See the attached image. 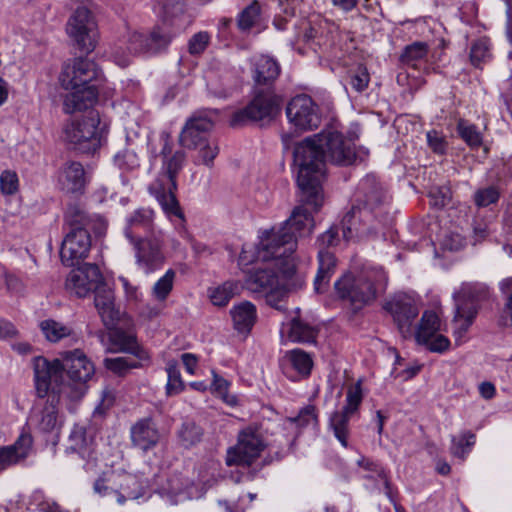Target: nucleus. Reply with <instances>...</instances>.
<instances>
[{
	"label": "nucleus",
	"instance_id": "nucleus-34",
	"mask_svg": "<svg viewBox=\"0 0 512 512\" xmlns=\"http://www.w3.org/2000/svg\"><path fill=\"white\" fill-rule=\"evenodd\" d=\"M477 314L478 309L476 306L470 305L466 307L464 304H457L452 321L453 336L457 345L463 342V338L473 324Z\"/></svg>",
	"mask_w": 512,
	"mask_h": 512
},
{
	"label": "nucleus",
	"instance_id": "nucleus-39",
	"mask_svg": "<svg viewBox=\"0 0 512 512\" xmlns=\"http://www.w3.org/2000/svg\"><path fill=\"white\" fill-rule=\"evenodd\" d=\"M64 221L69 231L87 230L92 227V218L78 205L68 206Z\"/></svg>",
	"mask_w": 512,
	"mask_h": 512
},
{
	"label": "nucleus",
	"instance_id": "nucleus-41",
	"mask_svg": "<svg viewBox=\"0 0 512 512\" xmlns=\"http://www.w3.org/2000/svg\"><path fill=\"white\" fill-rule=\"evenodd\" d=\"M352 414L345 411L334 412L329 421V426L333 430L334 436L342 444L343 447L348 446L349 437V421Z\"/></svg>",
	"mask_w": 512,
	"mask_h": 512
},
{
	"label": "nucleus",
	"instance_id": "nucleus-17",
	"mask_svg": "<svg viewBox=\"0 0 512 512\" xmlns=\"http://www.w3.org/2000/svg\"><path fill=\"white\" fill-rule=\"evenodd\" d=\"M384 308L393 317L402 337H411L413 322L419 315V308L415 300L406 294H397L386 302Z\"/></svg>",
	"mask_w": 512,
	"mask_h": 512
},
{
	"label": "nucleus",
	"instance_id": "nucleus-22",
	"mask_svg": "<svg viewBox=\"0 0 512 512\" xmlns=\"http://www.w3.org/2000/svg\"><path fill=\"white\" fill-rule=\"evenodd\" d=\"M115 484L119 488L117 503L120 505L144 497L150 487L148 479L143 474L127 472H116Z\"/></svg>",
	"mask_w": 512,
	"mask_h": 512
},
{
	"label": "nucleus",
	"instance_id": "nucleus-60",
	"mask_svg": "<svg viewBox=\"0 0 512 512\" xmlns=\"http://www.w3.org/2000/svg\"><path fill=\"white\" fill-rule=\"evenodd\" d=\"M19 189V179L15 171L4 170L0 175V191L3 195H14Z\"/></svg>",
	"mask_w": 512,
	"mask_h": 512
},
{
	"label": "nucleus",
	"instance_id": "nucleus-20",
	"mask_svg": "<svg viewBox=\"0 0 512 512\" xmlns=\"http://www.w3.org/2000/svg\"><path fill=\"white\" fill-rule=\"evenodd\" d=\"M91 247V237L89 231H67L62 241L60 249V258L64 265L75 266L81 260L85 259Z\"/></svg>",
	"mask_w": 512,
	"mask_h": 512
},
{
	"label": "nucleus",
	"instance_id": "nucleus-33",
	"mask_svg": "<svg viewBox=\"0 0 512 512\" xmlns=\"http://www.w3.org/2000/svg\"><path fill=\"white\" fill-rule=\"evenodd\" d=\"M233 326L240 333L248 334L257 320V310L253 303L243 301L230 311Z\"/></svg>",
	"mask_w": 512,
	"mask_h": 512
},
{
	"label": "nucleus",
	"instance_id": "nucleus-9",
	"mask_svg": "<svg viewBox=\"0 0 512 512\" xmlns=\"http://www.w3.org/2000/svg\"><path fill=\"white\" fill-rule=\"evenodd\" d=\"M66 31L81 51L90 53L95 49L97 24L93 14L86 7H78L74 11L67 22Z\"/></svg>",
	"mask_w": 512,
	"mask_h": 512
},
{
	"label": "nucleus",
	"instance_id": "nucleus-53",
	"mask_svg": "<svg viewBox=\"0 0 512 512\" xmlns=\"http://www.w3.org/2000/svg\"><path fill=\"white\" fill-rule=\"evenodd\" d=\"M475 438V434L470 431L462 433L459 437L453 436L451 453L458 458H464L469 449L475 444Z\"/></svg>",
	"mask_w": 512,
	"mask_h": 512
},
{
	"label": "nucleus",
	"instance_id": "nucleus-18",
	"mask_svg": "<svg viewBox=\"0 0 512 512\" xmlns=\"http://www.w3.org/2000/svg\"><path fill=\"white\" fill-rule=\"evenodd\" d=\"M102 274L96 264L86 263L73 269L65 281L66 291L78 298L86 297L102 280Z\"/></svg>",
	"mask_w": 512,
	"mask_h": 512
},
{
	"label": "nucleus",
	"instance_id": "nucleus-42",
	"mask_svg": "<svg viewBox=\"0 0 512 512\" xmlns=\"http://www.w3.org/2000/svg\"><path fill=\"white\" fill-rule=\"evenodd\" d=\"M285 359L300 376L308 377L310 375L313 361L307 352L301 349H293L286 353Z\"/></svg>",
	"mask_w": 512,
	"mask_h": 512
},
{
	"label": "nucleus",
	"instance_id": "nucleus-16",
	"mask_svg": "<svg viewBox=\"0 0 512 512\" xmlns=\"http://www.w3.org/2000/svg\"><path fill=\"white\" fill-rule=\"evenodd\" d=\"M440 319L434 311H425L414 333L418 344L425 346L430 352L443 353L450 347V340L439 334Z\"/></svg>",
	"mask_w": 512,
	"mask_h": 512
},
{
	"label": "nucleus",
	"instance_id": "nucleus-15",
	"mask_svg": "<svg viewBox=\"0 0 512 512\" xmlns=\"http://www.w3.org/2000/svg\"><path fill=\"white\" fill-rule=\"evenodd\" d=\"M59 403V391L54 389L50 394L38 397L35 401L30 420L39 431L50 433L61 426V420L58 414Z\"/></svg>",
	"mask_w": 512,
	"mask_h": 512
},
{
	"label": "nucleus",
	"instance_id": "nucleus-25",
	"mask_svg": "<svg viewBox=\"0 0 512 512\" xmlns=\"http://www.w3.org/2000/svg\"><path fill=\"white\" fill-rule=\"evenodd\" d=\"M94 293V305L104 326L106 328L116 326L120 319V312L115 307L114 291L102 278L101 282L96 286Z\"/></svg>",
	"mask_w": 512,
	"mask_h": 512
},
{
	"label": "nucleus",
	"instance_id": "nucleus-54",
	"mask_svg": "<svg viewBox=\"0 0 512 512\" xmlns=\"http://www.w3.org/2000/svg\"><path fill=\"white\" fill-rule=\"evenodd\" d=\"M500 198V191L497 186L491 185L475 191L473 200L477 207H487L496 203Z\"/></svg>",
	"mask_w": 512,
	"mask_h": 512
},
{
	"label": "nucleus",
	"instance_id": "nucleus-10",
	"mask_svg": "<svg viewBox=\"0 0 512 512\" xmlns=\"http://www.w3.org/2000/svg\"><path fill=\"white\" fill-rule=\"evenodd\" d=\"M266 446L260 430L256 427H247L239 433L236 446L228 450L226 464L250 466L259 458Z\"/></svg>",
	"mask_w": 512,
	"mask_h": 512
},
{
	"label": "nucleus",
	"instance_id": "nucleus-32",
	"mask_svg": "<svg viewBox=\"0 0 512 512\" xmlns=\"http://www.w3.org/2000/svg\"><path fill=\"white\" fill-rule=\"evenodd\" d=\"M245 286L252 293L264 295L280 286L279 275L272 268H259L247 275Z\"/></svg>",
	"mask_w": 512,
	"mask_h": 512
},
{
	"label": "nucleus",
	"instance_id": "nucleus-36",
	"mask_svg": "<svg viewBox=\"0 0 512 512\" xmlns=\"http://www.w3.org/2000/svg\"><path fill=\"white\" fill-rule=\"evenodd\" d=\"M488 296V288L481 283H463L460 290L453 294L455 305L464 304L466 307L473 305L478 308V303Z\"/></svg>",
	"mask_w": 512,
	"mask_h": 512
},
{
	"label": "nucleus",
	"instance_id": "nucleus-13",
	"mask_svg": "<svg viewBox=\"0 0 512 512\" xmlns=\"http://www.w3.org/2000/svg\"><path fill=\"white\" fill-rule=\"evenodd\" d=\"M101 78V72L95 62L86 58H76L72 64H66L59 76L64 89L75 87L96 86Z\"/></svg>",
	"mask_w": 512,
	"mask_h": 512
},
{
	"label": "nucleus",
	"instance_id": "nucleus-62",
	"mask_svg": "<svg viewBox=\"0 0 512 512\" xmlns=\"http://www.w3.org/2000/svg\"><path fill=\"white\" fill-rule=\"evenodd\" d=\"M210 34L206 31L195 33L188 41V52L193 56L201 55L210 43Z\"/></svg>",
	"mask_w": 512,
	"mask_h": 512
},
{
	"label": "nucleus",
	"instance_id": "nucleus-29",
	"mask_svg": "<svg viewBox=\"0 0 512 512\" xmlns=\"http://www.w3.org/2000/svg\"><path fill=\"white\" fill-rule=\"evenodd\" d=\"M280 71V65L274 58L267 55L255 58L252 67L255 88H273Z\"/></svg>",
	"mask_w": 512,
	"mask_h": 512
},
{
	"label": "nucleus",
	"instance_id": "nucleus-26",
	"mask_svg": "<svg viewBox=\"0 0 512 512\" xmlns=\"http://www.w3.org/2000/svg\"><path fill=\"white\" fill-rule=\"evenodd\" d=\"M276 266L281 272L282 278L285 283L280 286L274 288L273 290L264 294L266 303L275 308L278 311H285V299L287 297V293L289 290L300 288L303 284V278L296 273V269L294 268V274L290 277H287L285 274L286 265L284 260H276Z\"/></svg>",
	"mask_w": 512,
	"mask_h": 512
},
{
	"label": "nucleus",
	"instance_id": "nucleus-2",
	"mask_svg": "<svg viewBox=\"0 0 512 512\" xmlns=\"http://www.w3.org/2000/svg\"><path fill=\"white\" fill-rule=\"evenodd\" d=\"M319 134L305 138L298 143L293 152L294 164L298 168L297 184L301 199L315 209L323 205L322 181L325 177L326 153L319 141Z\"/></svg>",
	"mask_w": 512,
	"mask_h": 512
},
{
	"label": "nucleus",
	"instance_id": "nucleus-43",
	"mask_svg": "<svg viewBox=\"0 0 512 512\" xmlns=\"http://www.w3.org/2000/svg\"><path fill=\"white\" fill-rule=\"evenodd\" d=\"M261 7L257 1H253L245 7L237 17V27L241 32L250 31L259 21Z\"/></svg>",
	"mask_w": 512,
	"mask_h": 512
},
{
	"label": "nucleus",
	"instance_id": "nucleus-5",
	"mask_svg": "<svg viewBox=\"0 0 512 512\" xmlns=\"http://www.w3.org/2000/svg\"><path fill=\"white\" fill-rule=\"evenodd\" d=\"M214 116L215 114L206 111L193 114L187 120L179 137L181 146L197 150V162L209 167L212 166L213 160L219 153L216 141L210 137L214 126Z\"/></svg>",
	"mask_w": 512,
	"mask_h": 512
},
{
	"label": "nucleus",
	"instance_id": "nucleus-38",
	"mask_svg": "<svg viewBox=\"0 0 512 512\" xmlns=\"http://www.w3.org/2000/svg\"><path fill=\"white\" fill-rule=\"evenodd\" d=\"M242 285L238 281L229 280L209 289V298L213 305L223 307L236 295L240 294Z\"/></svg>",
	"mask_w": 512,
	"mask_h": 512
},
{
	"label": "nucleus",
	"instance_id": "nucleus-14",
	"mask_svg": "<svg viewBox=\"0 0 512 512\" xmlns=\"http://www.w3.org/2000/svg\"><path fill=\"white\" fill-rule=\"evenodd\" d=\"M327 160L339 166H349L356 161L355 144L336 130H324L319 133Z\"/></svg>",
	"mask_w": 512,
	"mask_h": 512
},
{
	"label": "nucleus",
	"instance_id": "nucleus-48",
	"mask_svg": "<svg viewBox=\"0 0 512 512\" xmlns=\"http://www.w3.org/2000/svg\"><path fill=\"white\" fill-rule=\"evenodd\" d=\"M491 58L490 43L487 38L475 40L470 48V61L476 68H481L482 64Z\"/></svg>",
	"mask_w": 512,
	"mask_h": 512
},
{
	"label": "nucleus",
	"instance_id": "nucleus-63",
	"mask_svg": "<svg viewBox=\"0 0 512 512\" xmlns=\"http://www.w3.org/2000/svg\"><path fill=\"white\" fill-rule=\"evenodd\" d=\"M362 390L360 383H356L355 385L349 387L346 393V404L342 408L346 413L354 414L357 412L361 402H362Z\"/></svg>",
	"mask_w": 512,
	"mask_h": 512
},
{
	"label": "nucleus",
	"instance_id": "nucleus-37",
	"mask_svg": "<svg viewBox=\"0 0 512 512\" xmlns=\"http://www.w3.org/2000/svg\"><path fill=\"white\" fill-rule=\"evenodd\" d=\"M153 211L149 208H140L127 219V226L125 228V236L134 242L138 240L136 230L142 228L144 231H149L153 221Z\"/></svg>",
	"mask_w": 512,
	"mask_h": 512
},
{
	"label": "nucleus",
	"instance_id": "nucleus-30",
	"mask_svg": "<svg viewBox=\"0 0 512 512\" xmlns=\"http://www.w3.org/2000/svg\"><path fill=\"white\" fill-rule=\"evenodd\" d=\"M63 100V111L66 114H72L76 111H82L93 106L98 98V89L96 86L70 88Z\"/></svg>",
	"mask_w": 512,
	"mask_h": 512
},
{
	"label": "nucleus",
	"instance_id": "nucleus-23",
	"mask_svg": "<svg viewBox=\"0 0 512 512\" xmlns=\"http://www.w3.org/2000/svg\"><path fill=\"white\" fill-rule=\"evenodd\" d=\"M131 243L134 246L136 263L145 273H152L162 267L165 258L157 241L139 238Z\"/></svg>",
	"mask_w": 512,
	"mask_h": 512
},
{
	"label": "nucleus",
	"instance_id": "nucleus-27",
	"mask_svg": "<svg viewBox=\"0 0 512 512\" xmlns=\"http://www.w3.org/2000/svg\"><path fill=\"white\" fill-rule=\"evenodd\" d=\"M160 437L156 424L150 418L140 419L130 429L132 445L143 452L154 448Z\"/></svg>",
	"mask_w": 512,
	"mask_h": 512
},
{
	"label": "nucleus",
	"instance_id": "nucleus-49",
	"mask_svg": "<svg viewBox=\"0 0 512 512\" xmlns=\"http://www.w3.org/2000/svg\"><path fill=\"white\" fill-rule=\"evenodd\" d=\"M429 47L427 43L416 41L407 45L400 55L401 63L405 65H414L415 61L425 58L428 54Z\"/></svg>",
	"mask_w": 512,
	"mask_h": 512
},
{
	"label": "nucleus",
	"instance_id": "nucleus-50",
	"mask_svg": "<svg viewBox=\"0 0 512 512\" xmlns=\"http://www.w3.org/2000/svg\"><path fill=\"white\" fill-rule=\"evenodd\" d=\"M457 131L460 137L472 148L482 145V135L474 124L465 120H459Z\"/></svg>",
	"mask_w": 512,
	"mask_h": 512
},
{
	"label": "nucleus",
	"instance_id": "nucleus-46",
	"mask_svg": "<svg viewBox=\"0 0 512 512\" xmlns=\"http://www.w3.org/2000/svg\"><path fill=\"white\" fill-rule=\"evenodd\" d=\"M115 166L123 172H132L139 168L140 160L134 149L125 147L113 158Z\"/></svg>",
	"mask_w": 512,
	"mask_h": 512
},
{
	"label": "nucleus",
	"instance_id": "nucleus-57",
	"mask_svg": "<svg viewBox=\"0 0 512 512\" xmlns=\"http://www.w3.org/2000/svg\"><path fill=\"white\" fill-rule=\"evenodd\" d=\"M168 381L166 384V394L168 396L177 395L184 389L180 370L176 363H169L167 368Z\"/></svg>",
	"mask_w": 512,
	"mask_h": 512
},
{
	"label": "nucleus",
	"instance_id": "nucleus-11",
	"mask_svg": "<svg viewBox=\"0 0 512 512\" xmlns=\"http://www.w3.org/2000/svg\"><path fill=\"white\" fill-rule=\"evenodd\" d=\"M338 234V228L331 227L318 238L320 246L318 252V270L314 279V288L317 293H323L327 290L331 277L335 273L336 258L334 254L327 249L338 244Z\"/></svg>",
	"mask_w": 512,
	"mask_h": 512
},
{
	"label": "nucleus",
	"instance_id": "nucleus-51",
	"mask_svg": "<svg viewBox=\"0 0 512 512\" xmlns=\"http://www.w3.org/2000/svg\"><path fill=\"white\" fill-rule=\"evenodd\" d=\"M176 273L172 269H168L166 273L154 284L152 295L158 301H164L173 289V283Z\"/></svg>",
	"mask_w": 512,
	"mask_h": 512
},
{
	"label": "nucleus",
	"instance_id": "nucleus-44",
	"mask_svg": "<svg viewBox=\"0 0 512 512\" xmlns=\"http://www.w3.org/2000/svg\"><path fill=\"white\" fill-rule=\"evenodd\" d=\"M154 11L164 22H173L184 13V7L176 0H158L154 5Z\"/></svg>",
	"mask_w": 512,
	"mask_h": 512
},
{
	"label": "nucleus",
	"instance_id": "nucleus-59",
	"mask_svg": "<svg viewBox=\"0 0 512 512\" xmlns=\"http://www.w3.org/2000/svg\"><path fill=\"white\" fill-rule=\"evenodd\" d=\"M189 481L184 480L178 475H173L167 479L166 486H163L161 493L171 499L172 502H176L174 498L188 489Z\"/></svg>",
	"mask_w": 512,
	"mask_h": 512
},
{
	"label": "nucleus",
	"instance_id": "nucleus-8",
	"mask_svg": "<svg viewBox=\"0 0 512 512\" xmlns=\"http://www.w3.org/2000/svg\"><path fill=\"white\" fill-rule=\"evenodd\" d=\"M99 123V116L93 111L85 117L73 119L63 128L64 139L81 153H94L102 144Z\"/></svg>",
	"mask_w": 512,
	"mask_h": 512
},
{
	"label": "nucleus",
	"instance_id": "nucleus-58",
	"mask_svg": "<svg viewBox=\"0 0 512 512\" xmlns=\"http://www.w3.org/2000/svg\"><path fill=\"white\" fill-rule=\"evenodd\" d=\"M287 422L291 425H296L299 428H305L309 425L316 426L318 418L315 406L308 405L302 408L296 417L288 418Z\"/></svg>",
	"mask_w": 512,
	"mask_h": 512
},
{
	"label": "nucleus",
	"instance_id": "nucleus-19",
	"mask_svg": "<svg viewBox=\"0 0 512 512\" xmlns=\"http://www.w3.org/2000/svg\"><path fill=\"white\" fill-rule=\"evenodd\" d=\"M35 389L38 397L46 396L54 389L61 393V389L53 385L57 384L62 376L61 362L56 359L49 362L42 356L33 360Z\"/></svg>",
	"mask_w": 512,
	"mask_h": 512
},
{
	"label": "nucleus",
	"instance_id": "nucleus-45",
	"mask_svg": "<svg viewBox=\"0 0 512 512\" xmlns=\"http://www.w3.org/2000/svg\"><path fill=\"white\" fill-rule=\"evenodd\" d=\"M40 328L45 338L50 342H58L61 339L71 335L70 327L57 322L53 319H47L40 323Z\"/></svg>",
	"mask_w": 512,
	"mask_h": 512
},
{
	"label": "nucleus",
	"instance_id": "nucleus-3",
	"mask_svg": "<svg viewBox=\"0 0 512 512\" xmlns=\"http://www.w3.org/2000/svg\"><path fill=\"white\" fill-rule=\"evenodd\" d=\"M363 199L359 205H353L341 221V230L343 238L350 240L355 236L364 233L363 222H368L372 218L379 219L385 212L388 203V196L381 186L371 178H366L361 183Z\"/></svg>",
	"mask_w": 512,
	"mask_h": 512
},
{
	"label": "nucleus",
	"instance_id": "nucleus-28",
	"mask_svg": "<svg viewBox=\"0 0 512 512\" xmlns=\"http://www.w3.org/2000/svg\"><path fill=\"white\" fill-rule=\"evenodd\" d=\"M30 434H21L14 444L0 447V473L24 461L32 448Z\"/></svg>",
	"mask_w": 512,
	"mask_h": 512
},
{
	"label": "nucleus",
	"instance_id": "nucleus-52",
	"mask_svg": "<svg viewBox=\"0 0 512 512\" xmlns=\"http://www.w3.org/2000/svg\"><path fill=\"white\" fill-rule=\"evenodd\" d=\"M203 435L201 427L194 422H185L182 424L178 436L181 444L188 448L200 442Z\"/></svg>",
	"mask_w": 512,
	"mask_h": 512
},
{
	"label": "nucleus",
	"instance_id": "nucleus-7",
	"mask_svg": "<svg viewBox=\"0 0 512 512\" xmlns=\"http://www.w3.org/2000/svg\"><path fill=\"white\" fill-rule=\"evenodd\" d=\"M281 103V96L273 88H254L252 100L232 114L230 126L241 127L250 122L269 123L279 114Z\"/></svg>",
	"mask_w": 512,
	"mask_h": 512
},
{
	"label": "nucleus",
	"instance_id": "nucleus-1",
	"mask_svg": "<svg viewBox=\"0 0 512 512\" xmlns=\"http://www.w3.org/2000/svg\"><path fill=\"white\" fill-rule=\"evenodd\" d=\"M294 208L291 216L279 228H272L267 232L266 237L260 243L259 257L263 261L284 260L286 265L285 274L290 277L294 274V261L291 258L296 250L297 239L311 234L314 227V219L310 206L317 212L313 205L303 202Z\"/></svg>",
	"mask_w": 512,
	"mask_h": 512
},
{
	"label": "nucleus",
	"instance_id": "nucleus-40",
	"mask_svg": "<svg viewBox=\"0 0 512 512\" xmlns=\"http://www.w3.org/2000/svg\"><path fill=\"white\" fill-rule=\"evenodd\" d=\"M318 331L299 318L290 322L288 331L289 340L296 343H315Z\"/></svg>",
	"mask_w": 512,
	"mask_h": 512
},
{
	"label": "nucleus",
	"instance_id": "nucleus-55",
	"mask_svg": "<svg viewBox=\"0 0 512 512\" xmlns=\"http://www.w3.org/2000/svg\"><path fill=\"white\" fill-rule=\"evenodd\" d=\"M148 39L149 54H157L165 50L171 43L172 35L160 29L153 30Z\"/></svg>",
	"mask_w": 512,
	"mask_h": 512
},
{
	"label": "nucleus",
	"instance_id": "nucleus-35",
	"mask_svg": "<svg viewBox=\"0 0 512 512\" xmlns=\"http://www.w3.org/2000/svg\"><path fill=\"white\" fill-rule=\"evenodd\" d=\"M109 342L112 346L111 350L115 352H128L140 356V347L134 334L126 332L122 329L107 328Z\"/></svg>",
	"mask_w": 512,
	"mask_h": 512
},
{
	"label": "nucleus",
	"instance_id": "nucleus-61",
	"mask_svg": "<svg viewBox=\"0 0 512 512\" xmlns=\"http://www.w3.org/2000/svg\"><path fill=\"white\" fill-rule=\"evenodd\" d=\"M349 79L351 87L355 91L361 93L368 87L370 82V75L367 68L363 65H360L350 73Z\"/></svg>",
	"mask_w": 512,
	"mask_h": 512
},
{
	"label": "nucleus",
	"instance_id": "nucleus-47",
	"mask_svg": "<svg viewBox=\"0 0 512 512\" xmlns=\"http://www.w3.org/2000/svg\"><path fill=\"white\" fill-rule=\"evenodd\" d=\"M116 472L103 473L94 484L93 490L101 497H118L119 488L115 484Z\"/></svg>",
	"mask_w": 512,
	"mask_h": 512
},
{
	"label": "nucleus",
	"instance_id": "nucleus-31",
	"mask_svg": "<svg viewBox=\"0 0 512 512\" xmlns=\"http://www.w3.org/2000/svg\"><path fill=\"white\" fill-rule=\"evenodd\" d=\"M68 449L78 453L83 459L87 458L84 466L86 470H90L96 466L97 458L95 456L94 443L92 439L86 437L85 428L82 426H74L69 435Z\"/></svg>",
	"mask_w": 512,
	"mask_h": 512
},
{
	"label": "nucleus",
	"instance_id": "nucleus-12",
	"mask_svg": "<svg viewBox=\"0 0 512 512\" xmlns=\"http://www.w3.org/2000/svg\"><path fill=\"white\" fill-rule=\"evenodd\" d=\"M286 115L289 123L299 131L316 129L321 123L320 108L307 94L293 97L287 104Z\"/></svg>",
	"mask_w": 512,
	"mask_h": 512
},
{
	"label": "nucleus",
	"instance_id": "nucleus-24",
	"mask_svg": "<svg viewBox=\"0 0 512 512\" xmlns=\"http://www.w3.org/2000/svg\"><path fill=\"white\" fill-rule=\"evenodd\" d=\"M61 370L74 382H86L94 374V365L83 351L75 349L62 354Z\"/></svg>",
	"mask_w": 512,
	"mask_h": 512
},
{
	"label": "nucleus",
	"instance_id": "nucleus-21",
	"mask_svg": "<svg viewBox=\"0 0 512 512\" xmlns=\"http://www.w3.org/2000/svg\"><path fill=\"white\" fill-rule=\"evenodd\" d=\"M87 177L82 163L68 160L57 172V186L67 194L81 195L85 191Z\"/></svg>",
	"mask_w": 512,
	"mask_h": 512
},
{
	"label": "nucleus",
	"instance_id": "nucleus-6",
	"mask_svg": "<svg viewBox=\"0 0 512 512\" xmlns=\"http://www.w3.org/2000/svg\"><path fill=\"white\" fill-rule=\"evenodd\" d=\"M185 157L183 151H176L173 155L163 160L165 172L148 187L150 194L157 199L164 213L168 217L175 216L181 220H184V214L175 192L177 190L176 177L183 167Z\"/></svg>",
	"mask_w": 512,
	"mask_h": 512
},
{
	"label": "nucleus",
	"instance_id": "nucleus-64",
	"mask_svg": "<svg viewBox=\"0 0 512 512\" xmlns=\"http://www.w3.org/2000/svg\"><path fill=\"white\" fill-rule=\"evenodd\" d=\"M431 205L436 208L446 206L451 200V190L446 186H435L429 191Z\"/></svg>",
	"mask_w": 512,
	"mask_h": 512
},
{
	"label": "nucleus",
	"instance_id": "nucleus-4",
	"mask_svg": "<svg viewBox=\"0 0 512 512\" xmlns=\"http://www.w3.org/2000/svg\"><path fill=\"white\" fill-rule=\"evenodd\" d=\"M386 282L387 277L383 269L369 268L357 276L345 274L334 286L338 296L357 312L377 298L378 291L384 289Z\"/></svg>",
	"mask_w": 512,
	"mask_h": 512
},
{
	"label": "nucleus",
	"instance_id": "nucleus-56",
	"mask_svg": "<svg viewBox=\"0 0 512 512\" xmlns=\"http://www.w3.org/2000/svg\"><path fill=\"white\" fill-rule=\"evenodd\" d=\"M105 367L113 373L123 376L130 369L139 367V362L127 357H116L104 359Z\"/></svg>",
	"mask_w": 512,
	"mask_h": 512
}]
</instances>
